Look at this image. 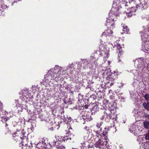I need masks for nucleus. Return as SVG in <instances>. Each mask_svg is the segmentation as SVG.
I'll list each match as a JSON object with an SVG mask.
<instances>
[{"label": "nucleus", "instance_id": "obj_37", "mask_svg": "<svg viewBox=\"0 0 149 149\" xmlns=\"http://www.w3.org/2000/svg\"><path fill=\"white\" fill-rule=\"evenodd\" d=\"M116 47V46H114V47Z\"/></svg>", "mask_w": 149, "mask_h": 149}, {"label": "nucleus", "instance_id": "obj_1", "mask_svg": "<svg viewBox=\"0 0 149 149\" xmlns=\"http://www.w3.org/2000/svg\"><path fill=\"white\" fill-rule=\"evenodd\" d=\"M123 0H113L112 7L109 13V17L107 20L106 25L108 28L102 34V36L109 37L111 36L113 33L112 29L115 27L114 20H116L115 17L118 15V12L121 6L120 4Z\"/></svg>", "mask_w": 149, "mask_h": 149}, {"label": "nucleus", "instance_id": "obj_23", "mask_svg": "<svg viewBox=\"0 0 149 149\" xmlns=\"http://www.w3.org/2000/svg\"><path fill=\"white\" fill-rule=\"evenodd\" d=\"M2 118L3 119L1 120L2 121L4 120L5 121H7L8 120L7 118L6 117H3Z\"/></svg>", "mask_w": 149, "mask_h": 149}, {"label": "nucleus", "instance_id": "obj_16", "mask_svg": "<svg viewBox=\"0 0 149 149\" xmlns=\"http://www.w3.org/2000/svg\"><path fill=\"white\" fill-rule=\"evenodd\" d=\"M74 67V65L72 64H69L67 68V70H71V69L73 68Z\"/></svg>", "mask_w": 149, "mask_h": 149}, {"label": "nucleus", "instance_id": "obj_3", "mask_svg": "<svg viewBox=\"0 0 149 149\" xmlns=\"http://www.w3.org/2000/svg\"><path fill=\"white\" fill-rule=\"evenodd\" d=\"M95 139L96 140L95 144L96 147L100 149H105L106 148H108L109 145L108 143L109 140L108 139L107 136H104V138H101L100 133L98 132V131L95 132Z\"/></svg>", "mask_w": 149, "mask_h": 149}, {"label": "nucleus", "instance_id": "obj_28", "mask_svg": "<svg viewBox=\"0 0 149 149\" xmlns=\"http://www.w3.org/2000/svg\"><path fill=\"white\" fill-rule=\"evenodd\" d=\"M94 56H91V58H94Z\"/></svg>", "mask_w": 149, "mask_h": 149}, {"label": "nucleus", "instance_id": "obj_32", "mask_svg": "<svg viewBox=\"0 0 149 149\" xmlns=\"http://www.w3.org/2000/svg\"><path fill=\"white\" fill-rule=\"evenodd\" d=\"M145 2L146 3V1H148V0H145Z\"/></svg>", "mask_w": 149, "mask_h": 149}, {"label": "nucleus", "instance_id": "obj_24", "mask_svg": "<svg viewBox=\"0 0 149 149\" xmlns=\"http://www.w3.org/2000/svg\"><path fill=\"white\" fill-rule=\"evenodd\" d=\"M129 2L130 3H134L135 1L134 0H129Z\"/></svg>", "mask_w": 149, "mask_h": 149}, {"label": "nucleus", "instance_id": "obj_35", "mask_svg": "<svg viewBox=\"0 0 149 149\" xmlns=\"http://www.w3.org/2000/svg\"><path fill=\"white\" fill-rule=\"evenodd\" d=\"M145 4H146V3H145Z\"/></svg>", "mask_w": 149, "mask_h": 149}, {"label": "nucleus", "instance_id": "obj_34", "mask_svg": "<svg viewBox=\"0 0 149 149\" xmlns=\"http://www.w3.org/2000/svg\"><path fill=\"white\" fill-rule=\"evenodd\" d=\"M38 148H39V146H38Z\"/></svg>", "mask_w": 149, "mask_h": 149}, {"label": "nucleus", "instance_id": "obj_17", "mask_svg": "<svg viewBox=\"0 0 149 149\" xmlns=\"http://www.w3.org/2000/svg\"><path fill=\"white\" fill-rule=\"evenodd\" d=\"M117 47V51L119 53H120L122 52V48L120 47L119 45H118Z\"/></svg>", "mask_w": 149, "mask_h": 149}, {"label": "nucleus", "instance_id": "obj_38", "mask_svg": "<svg viewBox=\"0 0 149 149\" xmlns=\"http://www.w3.org/2000/svg\"><path fill=\"white\" fill-rule=\"evenodd\" d=\"M107 121H108V120H107Z\"/></svg>", "mask_w": 149, "mask_h": 149}, {"label": "nucleus", "instance_id": "obj_22", "mask_svg": "<svg viewBox=\"0 0 149 149\" xmlns=\"http://www.w3.org/2000/svg\"><path fill=\"white\" fill-rule=\"evenodd\" d=\"M138 6L139 7H141V8H143V7L142 5L141 4V2L140 3V4L139 5L138 4V5H136V7L137 8H138Z\"/></svg>", "mask_w": 149, "mask_h": 149}, {"label": "nucleus", "instance_id": "obj_26", "mask_svg": "<svg viewBox=\"0 0 149 149\" xmlns=\"http://www.w3.org/2000/svg\"><path fill=\"white\" fill-rule=\"evenodd\" d=\"M146 117L148 119V121H149V115H147L146 116Z\"/></svg>", "mask_w": 149, "mask_h": 149}, {"label": "nucleus", "instance_id": "obj_2", "mask_svg": "<svg viewBox=\"0 0 149 149\" xmlns=\"http://www.w3.org/2000/svg\"><path fill=\"white\" fill-rule=\"evenodd\" d=\"M65 71L63 68L56 65L48 71L47 74L45 76L44 81L47 83L50 82L52 79L58 82L60 80V77L65 74Z\"/></svg>", "mask_w": 149, "mask_h": 149}, {"label": "nucleus", "instance_id": "obj_20", "mask_svg": "<svg viewBox=\"0 0 149 149\" xmlns=\"http://www.w3.org/2000/svg\"><path fill=\"white\" fill-rule=\"evenodd\" d=\"M145 139L148 140H149V130L148 131V132L145 136Z\"/></svg>", "mask_w": 149, "mask_h": 149}, {"label": "nucleus", "instance_id": "obj_15", "mask_svg": "<svg viewBox=\"0 0 149 149\" xmlns=\"http://www.w3.org/2000/svg\"><path fill=\"white\" fill-rule=\"evenodd\" d=\"M42 143V145H41V146H40V147L41 148H44V147H45L46 146V143H44L43 142V141H42V143L41 142H39L37 144V146H38V145L39 144V145H40Z\"/></svg>", "mask_w": 149, "mask_h": 149}, {"label": "nucleus", "instance_id": "obj_12", "mask_svg": "<svg viewBox=\"0 0 149 149\" xmlns=\"http://www.w3.org/2000/svg\"><path fill=\"white\" fill-rule=\"evenodd\" d=\"M143 125L145 128L148 129L149 128V121H145L143 123Z\"/></svg>", "mask_w": 149, "mask_h": 149}, {"label": "nucleus", "instance_id": "obj_19", "mask_svg": "<svg viewBox=\"0 0 149 149\" xmlns=\"http://www.w3.org/2000/svg\"><path fill=\"white\" fill-rule=\"evenodd\" d=\"M102 124L101 122H99L97 123L96 125L97 127L98 128H100V130H101L100 127L101 126Z\"/></svg>", "mask_w": 149, "mask_h": 149}, {"label": "nucleus", "instance_id": "obj_9", "mask_svg": "<svg viewBox=\"0 0 149 149\" xmlns=\"http://www.w3.org/2000/svg\"><path fill=\"white\" fill-rule=\"evenodd\" d=\"M131 130L132 132L134 131V134L135 133L138 134L139 133V130L138 129V127L134 125H132Z\"/></svg>", "mask_w": 149, "mask_h": 149}, {"label": "nucleus", "instance_id": "obj_4", "mask_svg": "<svg viewBox=\"0 0 149 149\" xmlns=\"http://www.w3.org/2000/svg\"><path fill=\"white\" fill-rule=\"evenodd\" d=\"M99 49L101 52V54L103 56L106 55V57L108 58L109 50L108 48L104 46L103 44H101L99 46Z\"/></svg>", "mask_w": 149, "mask_h": 149}, {"label": "nucleus", "instance_id": "obj_31", "mask_svg": "<svg viewBox=\"0 0 149 149\" xmlns=\"http://www.w3.org/2000/svg\"><path fill=\"white\" fill-rule=\"evenodd\" d=\"M8 126V124H7V123H6V126Z\"/></svg>", "mask_w": 149, "mask_h": 149}, {"label": "nucleus", "instance_id": "obj_5", "mask_svg": "<svg viewBox=\"0 0 149 149\" xmlns=\"http://www.w3.org/2000/svg\"><path fill=\"white\" fill-rule=\"evenodd\" d=\"M144 59L142 58L136 59L135 61V65L137 68H140L144 67Z\"/></svg>", "mask_w": 149, "mask_h": 149}, {"label": "nucleus", "instance_id": "obj_36", "mask_svg": "<svg viewBox=\"0 0 149 149\" xmlns=\"http://www.w3.org/2000/svg\"><path fill=\"white\" fill-rule=\"evenodd\" d=\"M116 47V46H114V47Z\"/></svg>", "mask_w": 149, "mask_h": 149}, {"label": "nucleus", "instance_id": "obj_18", "mask_svg": "<svg viewBox=\"0 0 149 149\" xmlns=\"http://www.w3.org/2000/svg\"><path fill=\"white\" fill-rule=\"evenodd\" d=\"M144 97L145 99L147 101L149 100V94H146L144 96Z\"/></svg>", "mask_w": 149, "mask_h": 149}, {"label": "nucleus", "instance_id": "obj_29", "mask_svg": "<svg viewBox=\"0 0 149 149\" xmlns=\"http://www.w3.org/2000/svg\"><path fill=\"white\" fill-rule=\"evenodd\" d=\"M50 129L51 131H53V128H51Z\"/></svg>", "mask_w": 149, "mask_h": 149}, {"label": "nucleus", "instance_id": "obj_14", "mask_svg": "<svg viewBox=\"0 0 149 149\" xmlns=\"http://www.w3.org/2000/svg\"><path fill=\"white\" fill-rule=\"evenodd\" d=\"M123 30L124 32V33H129V29H127V27L126 26H123Z\"/></svg>", "mask_w": 149, "mask_h": 149}, {"label": "nucleus", "instance_id": "obj_7", "mask_svg": "<svg viewBox=\"0 0 149 149\" xmlns=\"http://www.w3.org/2000/svg\"><path fill=\"white\" fill-rule=\"evenodd\" d=\"M61 142L58 140L54 141L53 142V145L56 146L57 149H65V147L61 144Z\"/></svg>", "mask_w": 149, "mask_h": 149}, {"label": "nucleus", "instance_id": "obj_11", "mask_svg": "<svg viewBox=\"0 0 149 149\" xmlns=\"http://www.w3.org/2000/svg\"><path fill=\"white\" fill-rule=\"evenodd\" d=\"M143 105L145 109L149 110V102H148L147 103H144L143 104Z\"/></svg>", "mask_w": 149, "mask_h": 149}, {"label": "nucleus", "instance_id": "obj_13", "mask_svg": "<svg viewBox=\"0 0 149 149\" xmlns=\"http://www.w3.org/2000/svg\"><path fill=\"white\" fill-rule=\"evenodd\" d=\"M142 149H149V145L146 143H144Z\"/></svg>", "mask_w": 149, "mask_h": 149}, {"label": "nucleus", "instance_id": "obj_8", "mask_svg": "<svg viewBox=\"0 0 149 149\" xmlns=\"http://www.w3.org/2000/svg\"><path fill=\"white\" fill-rule=\"evenodd\" d=\"M135 10L136 9L134 8L131 7L128 9V11H129V12H127L126 13L128 17H131L134 14V12L135 11Z\"/></svg>", "mask_w": 149, "mask_h": 149}, {"label": "nucleus", "instance_id": "obj_21", "mask_svg": "<svg viewBox=\"0 0 149 149\" xmlns=\"http://www.w3.org/2000/svg\"><path fill=\"white\" fill-rule=\"evenodd\" d=\"M16 106L17 107H20L21 108H22L23 107V106L22 104H16Z\"/></svg>", "mask_w": 149, "mask_h": 149}, {"label": "nucleus", "instance_id": "obj_33", "mask_svg": "<svg viewBox=\"0 0 149 149\" xmlns=\"http://www.w3.org/2000/svg\"><path fill=\"white\" fill-rule=\"evenodd\" d=\"M108 64H109H109H110V63L109 61H108Z\"/></svg>", "mask_w": 149, "mask_h": 149}, {"label": "nucleus", "instance_id": "obj_25", "mask_svg": "<svg viewBox=\"0 0 149 149\" xmlns=\"http://www.w3.org/2000/svg\"><path fill=\"white\" fill-rule=\"evenodd\" d=\"M111 117L110 115H109L107 116V119H109L111 118Z\"/></svg>", "mask_w": 149, "mask_h": 149}, {"label": "nucleus", "instance_id": "obj_27", "mask_svg": "<svg viewBox=\"0 0 149 149\" xmlns=\"http://www.w3.org/2000/svg\"><path fill=\"white\" fill-rule=\"evenodd\" d=\"M103 70H104V74H107V71L106 70H104L103 69Z\"/></svg>", "mask_w": 149, "mask_h": 149}, {"label": "nucleus", "instance_id": "obj_6", "mask_svg": "<svg viewBox=\"0 0 149 149\" xmlns=\"http://www.w3.org/2000/svg\"><path fill=\"white\" fill-rule=\"evenodd\" d=\"M55 138H56V140H58V141H60L61 142L62 141H67V140H68L69 139L70 140H72L74 141V138L73 137L72 138L70 137L69 138L68 136H55Z\"/></svg>", "mask_w": 149, "mask_h": 149}, {"label": "nucleus", "instance_id": "obj_30", "mask_svg": "<svg viewBox=\"0 0 149 149\" xmlns=\"http://www.w3.org/2000/svg\"><path fill=\"white\" fill-rule=\"evenodd\" d=\"M87 127H85V128L86 129V130H87V131H88V129L87 130Z\"/></svg>", "mask_w": 149, "mask_h": 149}, {"label": "nucleus", "instance_id": "obj_10", "mask_svg": "<svg viewBox=\"0 0 149 149\" xmlns=\"http://www.w3.org/2000/svg\"><path fill=\"white\" fill-rule=\"evenodd\" d=\"M104 129H105V131H104L103 132V134H102V135L101 134V133L100 132H99V130L98 131V132H99L100 133L101 138H102V139L104 138V136H107V133L108 132V129H107V128H105Z\"/></svg>", "mask_w": 149, "mask_h": 149}]
</instances>
